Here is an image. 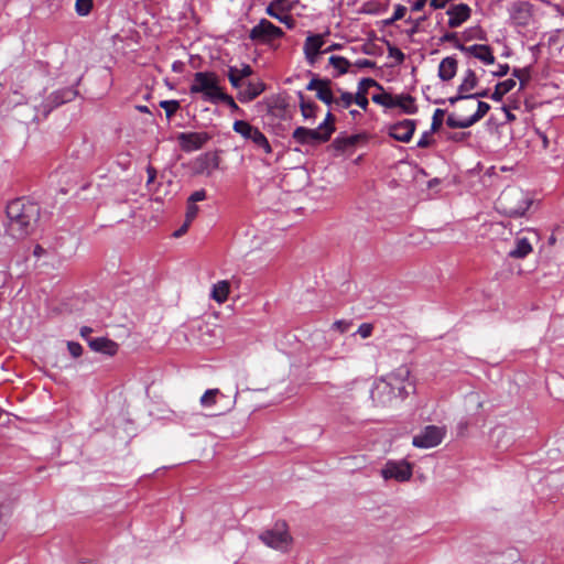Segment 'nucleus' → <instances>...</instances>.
I'll return each instance as SVG.
<instances>
[{
  "mask_svg": "<svg viewBox=\"0 0 564 564\" xmlns=\"http://www.w3.org/2000/svg\"><path fill=\"white\" fill-rule=\"evenodd\" d=\"M210 139L212 135L205 131L181 132L177 135L178 144L186 153L200 150Z\"/></svg>",
  "mask_w": 564,
  "mask_h": 564,
  "instance_id": "12",
  "label": "nucleus"
},
{
  "mask_svg": "<svg viewBox=\"0 0 564 564\" xmlns=\"http://www.w3.org/2000/svg\"><path fill=\"white\" fill-rule=\"evenodd\" d=\"M198 210L199 209L195 204L187 202L185 220L191 224L196 218Z\"/></svg>",
  "mask_w": 564,
  "mask_h": 564,
  "instance_id": "47",
  "label": "nucleus"
},
{
  "mask_svg": "<svg viewBox=\"0 0 564 564\" xmlns=\"http://www.w3.org/2000/svg\"><path fill=\"white\" fill-rule=\"evenodd\" d=\"M501 109L505 112L508 122H512L516 120V116L510 111V109L507 106H502Z\"/></svg>",
  "mask_w": 564,
  "mask_h": 564,
  "instance_id": "61",
  "label": "nucleus"
},
{
  "mask_svg": "<svg viewBox=\"0 0 564 564\" xmlns=\"http://www.w3.org/2000/svg\"><path fill=\"white\" fill-rule=\"evenodd\" d=\"M323 127L310 129L306 127H297L292 133V139L295 143L301 145H316L325 143L330 139L328 130L324 131Z\"/></svg>",
  "mask_w": 564,
  "mask_h": 564,
  "instance_id": "7",
  "label": "nucleus"
},
{
  "mask_svg": "<svg viewBox=\"0 0 564 564\" xmlns=\"http://www.w3.org/2000/svg\"><path fill=\"white\" fill-rule=\"evenodd\" d=\"M533 248L527 237L518 236L514 240V247L510 249L508 256L513 259H523L532 252Z\"/></svg>",
  "mask_w": 564,
  "mask_h": 564,
  "instance_id": "20",
  "label": "nucleus"
},
{
  "mask_svg": "<svg viewBox=\"0 0 564 564\" xmlns=\"http://www.w3.org/2000/svg\"><path fill=\"white\" fill-rule=\"evenodd\" d=\"M449 0H431L430 6L434 9H442Z\"/></svg>",
  "mask_w": 564,
  "mask_h": 564,
  "instance_id": "60",
  "label": "nucleus"
},
{
  "mask_svg": "<svg viewBox=\"0 0 564 564\" xmlns=\"http://www.w3.org/2000/svg\"><path fill=\"white\" fill-rule=\"evenodd\" d=\"M232 130L246 142L251 143L256 150L262 151L267 155L272 154L273 149L268 138L258 127L246 120H236L232 124Z\"/></svg>",
  "mask_w": 564,
  "mask_h": 564,
  "instance_id": "5",
  "label": "nucleus"
},
{
  "mask_svg": "<svg viewBox=\"0 0 564 564\" xmlns=\"http://www.w3.org/2000/svg\"><path fill=\"white\" fill-rule=\"evenodd\" d=\"M360 139V134L339 133L334 139L332 147L338 152H345L351 150Z\"/></svg>",
  "mask_w": 564,
  "mask_h": 564,
  "instance_id": "21",
  "label": "nucleus"
},
{
  "mask_svg": "<svg viewBox=\"0 0 564 564\" xmlns=\"http://www.w3.org/2000/svg\"><path fill=\"white\" fill-rule=\"evenodd\" d=\"M356 66L359 68H370L375 66V62L367 58H359L356 61Z\"/></svg>",
  "mask_w": 564,
  "mask_h": 564,
  "instance_id": "55",
  "label": "nucleus"
},
{
  "mask_svg": "<svg viewBox=\"0 0 564 564\" xmlns=\"http://www.w3.org/2000/svg\"><path fill=\"white\" fill-rule=\"evenodd\" d=\"M445 111L443 109H435L434 113H433V118H432V124H431V130L432 131H436L437 129H440V127L442 126V122H443V116H444Z\"/></svg>",
  "mask_w": 564,
  "mask_h": 564,
  "instance_id": "43",
  "label": "nucleus"
},
{
  "mask_svg": "<svg viewBox=\"0 0 564 564\" xmlns=\"http://www.w3.org/2000/svg\"><path fill=\"white\" fill-rule=\"evenodd\" d=\"M380 473L384 480L393 479L399 482H404L412 477V466L404 459L388 460Z\"/></svg>",
  "mask_w": 564,
  "mask_h": 564,
  "instance_id": "9",
  "label": "nucleus"
},
{
  "mask_svg": "<svg viewBox=\"0 0 564 564\" xmlns=\"http://www.w3.org/2000/svg\"><path fill=\"white\" fill-rule=\"evenodd\" d=\"M444 436V427L427 425L413 437L412 445L417 448H432L440 445Z\"/></svg>",
  "mask_w": 564,
  "mask_h": 564,
  "instance_id": "8",
  "label": "nucleus"
},
{
  "mask_svg": "<svg viewBox=\"0 0 564 564\" xmlns=\"http://www.w3.org/2000/svg\"><path fill=\"white\" fill-rule=\"evenodd\" d=\"M329 64L333 65L336 69H338L339 74H345L348 72L349 62L345 57L332 55L329 57Z\"/></svg>",
  "mask_w": 564,
  "mask_h": 564,
  "instance_id": "35",
  "label": "nucleus"
},
{
  "mask_svg": "<svg viewBox=\"0 0 564 564\" xmlns=\"http://www.w3.org/2000/svg\"><path fill=\"white\" fill-rule=\"evenodd\" d=\"M372 325L371 324H368V323H364L361 324L358 329H357V333L362 337V338H368L371 333H372Z\"/></svg>",
  "mask_w": 564,
  "mask_h": 564,
  "instance_id": "49",
  "label": "nucleus"
},
{
  "mask_svg": "<svg viewBox=\"0 0 564 564\" xmlns=\"http://www.w3.org/2000/svg\"><path fill=\"white\" fill-rule=\"evenodd\" d=\"M547 46L552 56L564 57V37H549Z\"/></svg>",
  "mask_w": 564,
  "mask_h": 564,
  "instance_id": "32",
  "label": "nucleus"
},
{
  "mask_svg": "<svg viewBox=\"0 0 564 564\" xmlns=\"http://www.w3.org/2000/svg\"><path fill=\"white\" fill-rule=\"evenodd\" d=\"M76 96L77 90L73 87L54 91L50 97L53 105L48 110H51L53 107H57L65 102L72 101Z\"/></svg>",
  "mask_w": 564,
  "mask_h": 564,
  "instance_id": "25",
  "label": "nucleus"
},
{
  "mask_svg": "<svg viewBox=\"0 0 564 564\" xmlns=\"http://www.w3.org/2000/svg\"><path fill=\"white\" fill-rule=\"evenodd\" d=\"M334 121H335V119H334L333 115L328 111V112L326 113L325 119L323 120V122H321V123L318 124V127H323V128H324V129H323L324 131H327V130H328V134L332 137V134H333V133H334V131H335Z\"/></svg>",
  "mask_w": 564,
  "mask_h": 564,
  "instance_id": "42",
  "label": "nucleus"
},
{
  "mask_svg": "<svg viewBox=\"0 0 564 564\" xmlns=\"http://www.w3.org/2000/svg\"><path fill=\"white\" fill-rule=\"evenodd\" d=\"M349 327H350V322H347L344 319L336 321L333 324V328L339 330L340 333L347 332L349 329Z\"/></svg>",
  "mask_w": 564,
  "mask_h": 564,
  "instance_id": "51",
  "label": "nucleus"
},
{
  "mask_svg": "<svg viewBox=\"0 0 564 564\" xmlns=\"http://www.w3.org/2000/svg\"><path fill=\"white\" fill-rule=\"evenodd\" d=\"M467 97H468V99L487 98V97L490 98V95H489L488 89H484L481 91L467 94Z\"/></svg>",
  "mask_w": 564,
  "mask_h": 564,
  "instance_id": "56",
  "label": "nucleus"
},
{
  "mask_svg": "<svg viewBox=\"0 0 564 564\" xmlns=\"http://www.w3.org/2000/svg\"><path fill=\"white\" fill-rule=\"evenodd\" d=\"M490 110V105L485 101H478L477 104V110L474 115H471V121L474 123L478 122L480 119H482L487 112Z\"/></svg>",
  "mask_w": 564,
  "mask_h": 564,
  "instance_id": "40",
  "label": "nucleus"
},
{
  "mask_svg": "<svg viewBox=\"0 0 564 564\" xmlns=\"http://www.w3.org/2000/svg\"><path fill=\"white\" fill-rule=\"evenodd\" d=\"M94 8V0H76L75 10L78 15H87Z\"/></svg>",
  "mask_w": 564,
  "mask_h": 564,
  "instance_id": "36",
  "label": "nucleus"
},
{
  "mask_svg": "<svg viewBox=\"0 0 564 564\" xmlns=\"http://www.w3.org/2000/svg\"><path fill=\"white\" fill-rule=\"evenodd\" d=\"M67 349L72 357L78 358L83 354V347L77 341H67Z\"/></svg>",
  "mask_w": 564,
  "mask_h": 564,
  "instance_id": "46",
  "label": "nucleus"
},
{
  "mask_svg": "<svg viewBox=\"0 0 564 564\" xmlns=\"http://www.w3.org/2000/svg\"><path fill=\"white\" fill-rule=\"evenodd\" d=\"M189 225L191 224L185 220V223L182 225V227L174 232V236L175 237L182 236L184 232L187 231V228L189 227Z\"/></svg>",
  "mask_w": 564,
  "mask_h": 564,
  "instance_id": "62",
  "label": "nucleus"
},
{
  "mask_svg": "<svg viewBox=\"0 0 564 564\" xmlns=\"http://www.w3.org/2000/svg\"><path fill=\"white\" fill-rule=\"evenodd\" d=\"M147 172H148V175H149V178H148V182L151 183L154 181L155 176H156V171L154 167L152 166H149L147 169Z\"/></svg>",
  "mask_w": 564,
  "mask_h": 564,
  "instance_id": "64",
  "label": "nucleus"
},
{
  "mask_svg": "<svg viewBox=\"0 0 564 564\" xmlns=\"http://www.w3.org/2000/svg\"><path fill=\"white\" fill-rule=\"evenodd\" d=\"M259 539L267 546L280 552L289 551L292 544V536L285 522H276L273 528L261 532Z\"/></svg>",
  "mask_w": 564,
  "mask_h": 564,
  "instance_id": "6",
  "label": "nucleus"
},
{
  "mask_svg": "<svg viewBox=\"0 0 564 564\" xmlns=\"http://www.w3.org/2000/svg\"><path fill=\"white\" fill-rule=\"evenodd\" d=\"M446 124L453 129H466L474 126L475 123L471 121L470 116L466 118H458L457 116L451 113L446 118Z\"/></svg>",
  "mask_w": 564,
  "mask_h": 564,
  "instance_id": "31",
  "label": "nucleus"
},
{
  "mask_svg": "<svg viewBox=\"0 0 564 564\" xmlns=\"http://www.w3.org/2000/svg\"><path fill=\"white\" fill-rule=\"evenodd\" d=\"M355 102V97L351 93L344 91L340 94L339 98L334 100V104L344 109L350 107Z\"/></svg>",
  "mask_w": 564,
  "mask_h": 564,
  "instance_id": "38",
  "label": "nucleus"
},
{
  "mask_svg": "<svg viewBox=\"0 0 564 564\" xmlns=\"http://www.w3.org/2000/svg\"><path fill=\"white\" fill-rule=\"evenodd\" d=\"M378 86V83L372 78H362L358 83L357 91L354 95L355 97V104H357L361 109L366 110L368 107V98L367 94L369 88Z\"/></svg>",
  "mask_w": 564,
  "mask_h": 564,
  "instance_id": "17",
  "label": "nucleus"
},
{
  "mask_svg": "<svg viewBox=\"0 0 564 564\" xmlns=\"http://www.w3.org/2000/svg\"><path fill=\"white\" fill-rule=\"evenodd\" d=\"M93 333V329L88 326H83L80 328V336L88 343V339H93L89 335Z\"/></svg>",
  "mask_w": 564,
  "mask_h": 564,
  "instance_id": "59",
  "label": "nucleus"
},
{
  "mask_svg": "<svg viewBox=\"0 0 564 564\" xmlns=\"http://www.w3.org/2000/svg\"><path fill=\"white\" fill-rule=\"evenodd\" d=\"M251 66L248 64H242L241 67L229 66L227 75L231 86L236 89H241L245 85L243 80L251 76Z\"/></svg>",
  "mask_w": 564,
  "mask_h": 564,
  "instance_id": "14",
  "label": "nucleus"
},
{
  "mask_svg": "<svg viewBox=\"0 0 564 564\" xmlns=\"http://www.w3.org/2000/svg\"><path fill=\"white\" fill-rule=\"evenodd\" d=\"M516 84L517 83L514 78H508L506 80L499 82L495 86V90L490 95V98L494 101H501L503 96L516 87Z\"/></svg>",
  "mask_w": 564,
  "mask_h": 564,
  "instance_id": "28",
  "label": "nucleus"
},
{
  "mask_svg": "<svg viewBox=\"0 0 564 564\" xmlns=\"http://www.w3.org/2000/svg\"><path fill=\"white\" fill-rule=\"evenodd\" d=\"M337 44H326L324 37H306L304 54L308 65L314 66L322 54L337 50Z\"/></svg>",
  "mask_w": 564,
  "mask_h": 564,
  "instance_id": "10",
  "label": "nucleus"
},
{
  "mask_svg": "<svg viewBox=\"0 0 564 564\" xmlns=\"http://www.w3.org/2000/svg\"><path fill=\"white\" fill-rule=\"evenodd\" d=\"M88 346L93 351L107 356L116 355L119 349L118 344L107 337L88 339Z\"/></svg>",
  "mask_w": 564,
  "mask_h": 564,
  "instance_id": "15",
  "label": "nucleus"
},
{
  "mask_svg": "<svg viewBox=\"0 0 564 564\" xmlns=\"http://www.w3.org/2000/svg\"><path fill=\"white\" fill-rule=\"evenodd\" d=\"M300 97H301L300 108H301L302 116L305 119L314 118L316 105L312 104V102L304 101L302 93H300Z\"/></svg>",
  "mask_w": 564,
  "mask_h": 564,
  "instance_id": "37",
  "label": "nucleus"
},
{
  "mask_svg": "<svg viewBox=\"0 0 564 564\" xmlns=\"http://www.w3.org/2000/svg\"><path fill=\"white\" fill-rule=\"evenodd\" d=\"M447 14L448 25L451 28H457L469 18L470 8L465 3L454 4L448 9Z\"/></svg>",
  "mask_w": 564,
  "mask_h": 564,
  "instance_id": "16",
  "label": "nucleus"
},
{
  "mask_svg": "<svg viewBox=\"0 0 564 564\" xmlns=\"http://www.w3.org/2000/svg\"><path fill=\"white\" fill-rule=\"evenodd\" d=\"M462 50L485 64H492L495 61L492 52L487 45L474 44L470 46L462 47Z\"/></svg>",
  "mask_w": 564,
  "mask_h": 564,
  "instance_id": "18",
  "label": "nucleus"
},
{
  "mask_svg": "<svg viewBox=\"0 0 564 564\" xmlns=\"http://www.w3.org/2000/svg\"><path fill=\"white\" fill-rule=\"evenodd\" d=\"M316 96L321 101H323L327 106H330L332 104H334L335 98L333 96L328 80H326L323 84V86L317 89Z\"/></svg>",
  "mask_w": 564,
  "mask_h": 564,
  "instance_id": "33",
  "label": "nucleus"
},
{
  "mask_svg": "<svg viewBox=\"0 0 564 564\" xmlns=\"http://www.w3.org/2000/svg\"><path fill=\"white\" fill-rule=\"evenodd\" d=\"M249 35H284L282 30L271 23L269 20L262 19L254 25Z\"/></svg>",
  "mask_w": 564,
  "mask_h": 564,
  "instance_id": "24",
  "label": "nucleus"
},
{
  "mask_svg": "<svg viewBox=\"0 0 564 564\" xmlns=\"http://www.w3.org/2000/svg\"><path fill=\"white\" fill-rule=\"evenodd\" d=\"M531 204L532 199L529 194L517 187L507 188L498 198V208L509 217L523 216Z\"/></svg>",
  "mask_w": 564,
  "mask_h": 564,
  "instance_id": "3",
  "label": "nucleus"
},
{
  "mask_svg": "<svg viewBox=\"0 0 564 564\" xmlns=\"http://www.w3.org/2000/svg\"><path fill=\"white\" fill-rule=\"evenodd\" d=\"M220 393L218 389H208L200 397V405L203 408H210L216 403V397Z\"/></svg>",
  "mask_w": 564,
  "mask_h": 564,
  "instance_id": "34",
  "label": "nucleus"
},
{
  "mask_svg": "<svg viewBox=\"0 0 564 564\" xmlns=\"http://www.w3.org/2000/svg\"><path fill=\"white\" fill-rule=\"evenodd\" d=\"M219 102L226 104L232 110H239V106L236 104L235 99L224 91H221L217 98V104Z\"/></svg>",
  "mask_w": 564,
  "mask_h": 564,
  "instance_id": "44",
  "label": "nucleus"
},
{
  "mask_svg": "<svg viewBox=\"0 0 564 564\" xmlns=\"http://www.w3.org/2000/svg\"><path fill=\"white\" fill-rule=\"evenodd\" d=\"M432 140H431V133L429 131H425L420 139L416 142L417 148H427L430 147Z\"/></svg>",
  "mask_w": 564,
  "mask_h": 564,
  "instance_id": "50",
  "label": "nucleus"
},
{
  "mask_svg": "<svg viewBox=\"0 0 564 564\" xmlns=\"http://www.w3.org/2000/svg\"><path fill=\"white\" fill-rule=\"evenodd\" d=\"M183 68H184L183 62H181V61L173 62V64H172L173 72L181 73L183 70Z\"/></svg>",
  "mask_w": 564,
  "mask_h": 564,
  "instance_id": "63",
  "label": "nucleus"
},
{
  "mask_svg": "<svg viewBox=\"0 0 564 564\" xmlns=\"http://www.w3.org/2000/svg\"><path fill=\"white\" fill-rule=\"evenodd\" d=\"M325 82H326V80H322V79L313 78V79L307 84L306 89H307V90H315V91L317 93V89H318V88H321Z\"/></svg>",
  "mask_w": 564,
  "mask_h": 564,
  "instance_id": "53",
  "label": "nucleus"
},
{
  "mask_svg": "<svg viewBox=\"0 0 564 564\" xmlns=\"http://www.w3.org/2000/svg\"><path fill=\"white\" fill-rule=\"evenodd\" d=\"M206 198V191L205 189H198L192 193L187 199L188 203L195 204L197 202H202Z\"/></svg>",
  "mask_w": 564,
  "mask_h": 564,
  "instance_id": "48",
  "label": "nucleus"
},
{
  "mask_svg": "<svg viewBox=\"0 0 564 564\" xmlns=\"http://www.w3.org/2000/svg\"><path fill=\"white\" fill-rule=\"evenodd\" d=\"M378 89V93L373 94L371 99L375 104L384 107L386 109H393V97L394 95L386 91L380 84L375 86Z\"/></svg>",
  "mask_w": 564,
  "mask_h": 564,
  "instance_id": "27",
  "label": "nucleus"
},
{
  "mask_svg": "<svg viewBox=\"0 0 564 564\" xmlns=\"http://www.w3.org/2000/svg\"><path fill=\"white\" fill-rule=\"evenodd\" d=\"M264 84L261 82H248L243 89L238 93L241 102H249L264 91Z\"/></svg>",
  "mask_w": 564,
  "mask_h": 564,
  "instance_id": "19",
  "label": "nucleus"
},
{
  "mask_svg": "<svg viewBox=\"0 0 564 564\" xmlns=\"http://www.w3.org/2000/svg\"><path fill=\"white\" fill-rule=\"evenodd\" d=\"M509 72V65L508 64H500L498 65L496 70H492L491 74L495 77H502L506 76Z\"/></svg>",
  "mask_w": 564,
  "mask_h": 564,
  "instance_id": "52",
  "label": "nucleus"
},
{
  "mask_svg": "<svg viewBox=\"0 0 564 564\" xmlns=\"http://www.w3.org/2000/svg\"><path fill=\"white\" fill-rule=\"evenodd\" d=\"M39 216L37 204L23 198L13 199L7 206V231L13 238H24L33 230Z\"/></svg>",
  "mask_w": 564,
  "mask_h": 564,
  "instance_id": "1",
  "label": "nucleus"
},
{
  "mask_svg": "<svg viewBox=\"0 0 564 564\" xmlns=\"http://www.w3.org/2000/svg\"><path fill=\"white\" fill-rule=\"evenodd\" d=\"M457 73V61L447 56L443 58L438 65V77L443 82H448L455 77Z\"/></svg>",
  "mask_w": 564,
  "mask_h": 564,
  "instance_id": "22",
  "label": "nucleus"
},
{
  "mask_svg": "<svg viewBox=\"0 0 564 564\" xmlns=\"http://www.w3.org/2000/svg\"><path fill=\"white\" fill-rule=\"evenodd\" d=\"M230 285L227 281H218L212 288L210 296L217 303H224L229 295Z\"/></svg>",
  "mask_w": 564,
  "mask_h": 564,
  "instance_id": "29",
  "label": "nucleus"
},
{
  "mask_svg": "<svg viewBox=\"0 0 564 564\" xmlns=\"http://www.w3.org/2000/svg\"><path fill=\"white\" fill-rule=\"evenodd\" d=\"M161 108L165 110L166 117L171 118L180 108L177 100H162L160 102Z\"/></svg>",
  "mask_w": 564,
  "mask_h": 564,
  "instance_id": "41",
  "label": "nucleus"
},
{
  "mask_svg": "<svg viewBox=\"0 0 564 564\" xmlns=\"http://www.w3.org/2000/svg\"><path fill=\"white\" fill-rule=\"evenodd\" d=\"M223 91L218 84V78L215 73L212 72H197L194 74V78L189 86V93L192 95H202L204 101L210 104H217V98Z\"/></svg>",
  "mask_w": 564,
  "mask_h": 564,
  "instance_id": "4",
  "label": "nucleus"
},
{
  "mask_svg": "<svg viewBox=\"0 0 564 564\" xmlns=\"http://www.w3.org/2000/svg\"><path fill=\"white\" fill-rule=\"evenodd\" d=\"M387 45H388V50H389V56L394 58L398 64H401L405 58V56L401 52V50H399L398 47L391 46L389 42H387Z\"/></svg>",
  "mask_w": 564,
  "mask_h": 564,
  "instance_id": "45",
  "label": "nucleus"
},
{
  "mask_svg": "<svg viewBox=\"0 0 564 564\" xmlns=\"http://www.w3.org/2000/svg\"><path fill=\"white\" fill-rule=\"evenodd\" d=\"M415 131V121L404 119L389 127V135L400 142H409Z\"/></svg>",
  "mask_w": 564,
  "mask_h": 564,
  "instance_id": "13",
  "label": "nucleus"
},
{
  "mask_svg": "<svg viewBox=\"0 0 564 564\" xmlns=\"http://www.w3.org/2000/svg\"><path fill=\"white\" fill-rule=\"evenodd\" d=\"M218 167L219 158L213 152L199 154L191 164L193 174L199 176H210Z\"/></svg>",
  "mask_w": 564,
  "mask_h": 564,
  "instance_id": "11",
  "label": "nucleus"
},
{
  "mask_svg": "<svg viewBox=\"0 0 564 564\" xmlns=\"http://www.w3.org/2000/svg\"><path fill=\"white\" fill-rule=\"evenodd\" d=\"M410 371L400 367L397 371L375 382L371 389L372 401L381 406L390 405L394 400H403L408 395Z\"/></svg>",
  "mask_w": 564,
  "mask_h": 564,
  "instance_id": "2",
  "label": "nucleus"
},
{
  "mask_svg": "<svg viewBox=\"0 0 564 564\" xmlns=\"http://www.w3.org/2000/svg\"><path fill=\"white\" fill-rule=\"evenodd\" d=\"M464 99H468L467 97V94H460L457 91V95L453 96V97H449L447 99V101L451 104V105H455L456 102H458L459 100H464Z\"/></svg>",
  "mask_w": 564,
  "mask_h": 564,
  "instance_id": "58",
  "label": "nucleus"
},
{
  "mask_svg": "<svg viewBox=\"0 0 564 564\" xmlns=\"http://www.w3.org/2000/svg\"><path fill=\"white\" fill-rule=\"evenodd\" d=\"M478 78L476 73L468 68L463 76L462 83L458 86V93L460 94H470V91L477 86Z\"/></svg>",
  "mask_w": 564,
  "mask_h": 564,
  "instance_id": "30",
  "label": "nucleus"
},
{
  "mask_svg": "<svg viewBox=\"0 0 564 564\" xmlns=\"http://www.w3.org/2000/svg\"><path fill=\"white\" fill-rule=\"evenodd\" d=\"M394 108H400L404 113L413 115L417 111L415 99L409 94L394 95Z\"/></svg>",
  "mask_w": 564,
  "mask_h": 564,
  "instance_id": "23",
  "label": "nucleus"
},
{
  "mask_svg": "<svg viewBox=\"0 0 564 564\" xmlns=\"http://www.w3.org/2000/svg\"><path fill=\"white\" fill-rule=\"evenodd\" d=\"M267 13L284 23L289 30H292L295 25V19L289 12L284 11L283 8L274 9V4H269Z\"/></svg>",
  "mask_w": 564,
  "mask_h": 564,
  "instance_id": "26",
  "label": "nucleus"
},
{
  "mask_svg": "<svg viewBox=\"0 0 564 564\" xmlns=\"http://www.w3.org/2000/svg\"><path fill=\"white\" fill-rule=\"evenodd\" d=\"M406 13V8L404 6H397L394 13L392 15V20H400L402 19Z\"/></svg>",
  "mask_w": 564,
  "mask_h": 564,
  "instance_id": "54",
  "label": "nucleus"
},
{
  "mask_svg": "<svg viewBox=\"0 0 564 564\" xmlns=\"http://www.w3.org/2000/svg\"><path fill=\"white\" fill-rule=\"evenodd\" d=\"M512 76L516 79H519L520 88H524V86L530 80V72L528 68H514L512 72Z\"/></svg>",
  "mask_w": 564,
  "mask_h": 564,
  "instance_id": "39",
  "label": "nucleus"
},
{
  "mask_svg": "<svg viewBox=\"0 0 564 564\" xmlns=\"http://www.w3.org/2000/svg\"><path fill=\"white\" fill-rule=\"evenodd\" d=\"M426 1L427 0H416L412 7H411V11L412 12H420L422 11V9L425 7L426 4Z\"/></svg>",
  "mask_w": 564,
  "mask_h": 564,
  "instance_id": "57",
  "label": "nucleus"
}]
</instances>
